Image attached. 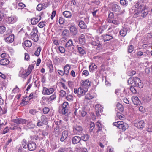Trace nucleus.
Masks as SVG:
<instances>
[{"label": "nucleus", "instance_id": "obj_1", "mask_svg": "<svg viewBox=\"0 0 152 152\" xmlns=\"http://www.w3.org/2000/svg\"><path fill=\"white\" fill-rule=\"evenodd\" d=\"M128 83L129 85L137 87L140 88H142L143 86V84L141 80L139 78L135 77L133 79L130 78L128 80Z\"/></svg>", "mask_w": 152, "mask_h": 152}, {"label": "nucleus", "instance_id": "obj_2", "mask_svg": "<svg viewBox=\"0 0 152 152\" xmlns=\"http://www.w3.org/2000/svg\"><path fill=\"white\" fill-rule=\"evenodd\" d=\"M12 32L11 29H9L6 32V34L4 35V40L7 43H11L13 42L14 39V35L11 34Z\"/></svg>", "mask_w": 152, "mask_h": 152}, {"label": "nucleus", "instance_id": "obj_3", "mask_svg": "<svg viewBox=\"0 0 152 152\" xmlns=\"http://www.w3.org/2000/svg\"><path fill=\"white\" fill-rule=\"evenodd\" d=\"M88 91V89L86 88H84L81 86L78 89L75 88L74 92L75 94H77V95L78 97H80L84 95Z\"/></svg>", "mask_w": 152, "mask_h": 152}, {"label": "nucleus", "instance_id": "obj_4", "mask_svg": "<svg viewBox=\"0 0 152 152\" xmlns=\"http://www.w3.org/2000/svg\"><path fill=\"white\" fill-rule=\"evenodd\" d=\"M113 125L116 126L120 129L124 131L128 128V125L123 121H119L113 123Z\"/></svg>", "mask_w": 152, "mask_h": 152}, {"label": "nucleus", "instance_id": "obj_5", "mask_svg": "<svg viewBox=\"0 0 152 152\" xmlns=\"http://www.w3.org/2000/svg\"><path fill=\"white\" fill-rule=\"evenodd\" d=\"M68 103L67 102L63 103L62 105L59 107V112L60 113L65 115L67 113L68 110Z\"/></svg>", "mask_w": 152, "mask_h": 152}, {"label": "nucleus", "instance_id": "obj_6", "mask_svg": "<svg viewBox=\"0 0 152 152\" xmlns=\"http://www.w3.org/2000/svg\"><path fill=\"white\" fill-rule=\"evenodd\" d=\"M37 32L38 30L37 28H34L30 35V38L35 42H37L39 39L38 36L37 34Z\"/></svg>", "mask_w": 152, "mask_h": 152}, {"label": "nucleus", "instance_id": "obj_7", "mask_svg": "<svg viewBox=\"0 0 152 152\" xmlns=\"http://www.w3.org/2000/svg\"><path fill=\"white\" fill-rule=\"evenodd\" d=\"M134 126L138 129L143 128L145 125L144 121L139 119L136 120L134 121Z\"/></svg>", "mask_w": 152, "mask_h": 152}, {"label": "nucleus", "instance_id": "obj_8", "mask_svg": "<svg viewBox=\"0 0 152 152\" xmlns=\"http://www.w3.org/2000/svg\"><path fill=\"white\" fill-rule=\"evenodd\" d=\"M139 7L141 9L142 8V10H140V17L143 18H145L148 14L149 12L148 10L146 8L145 5H140Z\"/></svg>", "mask_w": 152, "mask_h": 152}, {"label": "nucleus", "instance_id": "obj_9", "mask_svg": "<svg viewBox=\"0 0 152 152\" xmlns=\"http://www.w3.org/2000/svg\"><path fill=\"white\" fill-rule=\"evenodd\" d=\"M83 130V128L79 124H77L73 127V132L75 134H79Z\"/></svg>", "mask_w": 152, "mask_h": 152}, {"label": "nucleus", "instance_id": "obj_10", "mask_svg": "<svg viewBox=\"0 0 152 152\" xmlns=\"http://www.w3.org/2000/svg\"><path fill=\"white\" fill-rule=\"evenodd\" d=\"M91 82L88 79H84L82 81L81 86L84 88H86L88 89L91 86Z\"/></svg>", "mask_w": 152, "mask_h": 152}, {"label": "nucleus", "instance_id": "obj_11", "mask_svg": "<svg viewBox=\"0 0 152 152\" xmlns=\"http://www.w3.org/2000/svg\"><path fill=\"white\" fill-rule=\"evenodd\" d=\"M91 44L93 45L97 46L96 49L97 50H99L102 49V46L98 40L95 39L94 41L91 42Z\"/></svg>", "mask_w": 152, "mask_h": 152}, {"label": "nucleus", "instance_id": "obj_12", "mask_svg": "<svg viewBox=\"0 0 152 152\" xmlns=\"http://www.w3.org/2000/svg\"><path fill=\"white\" fill-rule=\"evenodd\" d=\"M54 91L53 88L48 89L45 87L43 88L42 94L44 95H49L52 94Z\"/></svg>", "mask_w": 152, "mask_h": 152}, {"label": "nucleus", "instance_id": "obj_13", "mask_svg": "<svg viewBox=\"0 0 152 152\" xmlns=\"http://www.w3.org/2000/svg\"><path fill=\"white\" fill-rule=\"evenodd\" d=\"M69 28L72 35L75 36L78 34V30L75 26H70Z\"/></svg>", "mask_w": 152, "mask_h": 152}, {"label": "nucleus", "instance_id": "obj_14", "mask_svg": "<svg viewBox=\"0 0 152 152\" xmlns=\"http://www.w3.org/2000/svg\"><path fill=\"white\" fill-rule=\"evenodd\" d=\"M13 122L17 124H26L27 122V120L22 118H16L12 120Z\"/></svg>", "mask_w": 152, "mask_h": 152}, {"label": "nucleus", "instance_id": "obj_15", "mask_svg": "<svg viewBox=\"0 0 152 152\" xmlns=\"http://www.w3.org/2000/svg\"><path fill=\"white\" fill-rule=\"evenodd\" d=\"M36 148V145L34 142H31L28 143L27 148L30 151H34L35 149Z\"/></svg>", "mask_w": 152, "mask_h": 152}, {"label": "nucleus", "instance_id": "obj_16", "mask_svg": "<svg viewBox=\"0 0 152 152\" xmlns=\"http://www.w3.org/2000/svg\"><path fill=\"white\" fill-rule=\"evenodd\" d=\"M102 39L104 42L109 41L110 40L113 39V36L110 34H108L103 35L101 36Z\"/></svg>", "mask_w": 152, "mask_h": 152}, {"label": "nucleus", "instance_id": "obj_17", "mask_svg": "<svg viewBox=\"0 0 152 152\" xmlns=\"http://www.w3.org/2000/svg\"><path fill=\"white\" fill-rule=\"evenodd\" d=\"M41 17L40 16H36L35 18H33L31 19V23L32 25L36 24L40 20Z\"/></svg>", "mask_w": 152, "mask_h": 152}, {"label": "nucleus", "instance_id": "obj_18", "mask_svg": "<svg viewBox=\"0 0 152 152\" xmlns=\"http://www.w3.org/2000/svg\"><path fill=\"white\" fill-rule=\"evenodd\" d=\"M68 134V131L66 130L64 131L62 133L61 137L60 139V140L61 142L64 141L67 138Z\"/></svg>", "mask_w": 152, "mask_h": 152}, {"label": "nucleus", "instance_id": "obj_19", "mask_svg": "<svg viewBox=\"0 0 152 152\" xmlns=\"http://www.w3.org/2000/svg\"><path fill=\"white\" fill-rule=\"evenodd\" d=\"M132 100L134 104L135 105H139L141 104L140 101L137 96H132Z\"/></svg>", "mask_w": 152, "mask_h": 152}, {"label": "nucleus", "instance_id": "obj_20", "mask_svg": "<svg viewBox=\"0 0 152 152\" xmlns=\"http://www.w3.org/2000/svg\"><path fill=\"white\" fill-rule=\"evenodd\" d=\"M79 43L82 45H84L86 43L85 36L84 35L81 34L78 37Z\"/></svg>", "mask_w": 152, "mask_h": 152}, {"label": "nucleus", "instance_id": "obj_21", "mask_svg": "<svg viewBox=\"0 0 152 152\" xmlns=\"http://www.w3.org/2000/svg\"><path fill=\"white\" fill-rule=\"evenodd\" d=\"M111 10L113 11L118 12L121 10V7L119 5L114 4L112 6Z\"/></svg>", "mask_w": 152, "mask_h": 152}, {"label": "nucleus", "instance_id": "obj_22", "mask_svg": "<svg viewBox=\"0 0 152 152\" xmlns=\"http://www.w3.org/2000/svg\"><path fill=\"white\" fill-rule=\"evenodd\" d=\"M7 20L9 23H13L17 21V18L16 16H12L8 18Z\"/></svg>", "mask_w": 152, "mask_h": 152}, {"label": "nucleus", "instance_id": "obj_23", "mask_svg": "<svg viewBox=\"0 0 152 152\" xmlns=\"http://www.w3.org/2000/svg\"><path fill=\"white\" fill-rule=\"evenodd\" d=\"M77 49L80 56H83L86 54V52L83 48L77 46Z\"/></svg>", "mask_w": 152, "mask_h": 152}, {"label": "nucleus", "instance_id": "obj_24", "mask_svg": "<svg viewBox=\"0 0 152 152\" xmlns=\"http://www.w3.org/2000/svg\"><path fill=\"white\" fill-rule=\"evenodd\" d=\"M81 140L80 137L78 136H75L72 138V143L73 144H77Z\"/></svg>", "mask_w": 152, "mask_h": 152}, {"label": "nucleus", "instance_id": "obj_25", "mask_svg": "<svg viewBox=\"0 0 152 152\" xmlns=\"http://www.w3.org/2000/svg\"><path fill=\"white\" fill-rule=\"evenodd\" d=\"M10 62L7 59L4 58L0 60V64L3 66L9 64Z\"/></svg>", "mask_w": 152, "mask_h": 152}, {"label": "nucleus", "instance_id": "obj_26", "mask_svg": "<svg viewBox=\"0 0 152 152\" xmlns=\"http://www.w3.org/2000/svg\"><path fill=\"white\" fill-rule=\"evenodd\" d=\"M72 46H74V45L72 40V39H70L66 43L65 47L67 48H69Z\"/></svg>", "mask_w": 152, "mask_h": 152}, {"label": "nucleus", "instance_id": "obj_27", "mask_svg": "<svg viewBox=\"0 0 152 152\" xmlns=\"http://www.w3.org/2000/svg\"><path fill=\"white\" fill-rule=\"evenodd\" d=\"M70 69V67L68 64H66L64 67V70L65 72V75H68L69 74V70Z\"/></svg>", "mask_w": 152, "mask_h": 152}, {"label": "nucleus", "instance_id": "obj_28", "mask_svg": "<svg viewBox=\"0 0 152 152\" xmlns=\"http://www.w3.org/2000/svg\"><path fill=\"white\" fill-rule=\"evenodd\" d=\"M128 30L126 28H123L120 31V34L123 37H124L127 34Z\"/></svg>", "mask_w": 152, "mask_h": 152}, {"label": "nucleus", "instance_id": "obj_29", "mask_svg": "<svg viewBox=\"0 0 152 152\" xmlns=\"http://www.w3.org/2000/svg\"><path fill=\"white\" fill-rule=\"evenodd\" d=\"M63 14L66 18H69L72 17V14L69 11H65L63 13Z\"/></svg>", "mask_w": 152, "mask_h": 152}, {"label": "nucleus", "instance_id": "obj_30", "mask_svg": "<svg viewBox=\"0 0 152 152\" xmlns=\"http://www.w3.org/2000/svg\"><path fill=\"white\" fill-rule=\"evenodd\" d=\"M78 26L82 29L86 28L87 27V26L85 23L83 21L80 20L79 21Z\"/></svg>", "mask_w": 152, "mask_h": 152}, {"label": "nucleus", "instance_id": "obj_31", "mask_svg": "<svg viewBox=\"0 0 152 152\" xmlns=\"http://www.w3.org/2000/svg\"><path fill=\"white\" fill-rule=\"evenodd\" d=\"M95 110L96 111H99L102 112L103 110V107L99 104H97L95 106Z\"/></svg>", "mask_w": 152, "mask_h": 152}, {"label": "nucleus", "instance_id": "obj_32", "mask_svg": "<svg viewBox=\"0 0 152 152\" xmlns=\"http://www.w3.org/2000/svg\"><path fill=\"white\" fill-rule=\"evenodd\" d=\"M22 44L23 45H24L27 47H30L32 45L31 42L28 40H25Z\"/></svg>", "mask_w": 152, "mask_h": 152}, {"label": "nucleus", "instance_id": "obj_33", "mask_svg": "<svg viewBox=\"0 0 152 152\" xmlns=\"http://www.w3.org/2000/svg\"><path fill=\"white\" fill-rule=\"evenodd\" d=\"M27 124L26 125V127L28 129H33L35 127V125L34 124H33L32 121H29L28 122L27 121Z\"/></svg>", "mask_w": 152, "mask_h": 152}, {"label": "nucleus", "instance_id": "obj_34", "mask_svg": "<svg viewBox=\"0 0 152 152\" xmlns=\"http://www.w3.org/2000/svg\"><path fill=\"white\" fill-rule=\"evenodd\" d=\"M81 140L84 141H88L89 138V136L88 134H84L83 136H82L80 137Z\"/></svg>", "mask_w": 152, "mask_h": 152}, {"label": "nucleus", "instance_id": "obj_35", "mask_svg": "<svg viewBox=\"0 0 152 152\" xmlns=\"http://www.w3.org/2000/svg\"><path fill=\"white\" fill-rule=\"evenodd\" d=\"M40 121L45 124H46L48 122V119L47 117L45 115H42L40 118Z\"/></svg>", "mask_w": 152, "mask_h": 152}, {"label": "nucleus", "instance_id": "obj_36", "mask_svg": "<svg viewBox=\"0 0 152 152\" xmlns=\"http://www.w3.org/2000/svg\"><path fill=\"white\" fill-rule=\"evenodd\" d=\"M116 109H117L121 112H123L124 110V108L121 104L118 103L116 104Z\"/></svg>", "mask_w": 152, "mask_h": 152}, {"label": "nucleus", "instance_id": "obj_37", "mask_svg": "<svg viewBox=\"0 0 152 152\" xmlns=\"http://www.w3.org/2000/svg\"><path fill=\"white\" fill-rule=\"evenodd\" d=\"M21 144L23 148L25 149L27 148L28 144L26 143V141L25 139H23L21 142Z\"/></svg>", "mask_w": 152, "mask_h": 152}, {"label": "nucleus", "instance_id": "obj_38", "mask_svg": "<svg viewBox=\"0 0 152 152\" xmlns=\"http://www.w3.org/2000/svg\"><path fill=\"white\" fill-rule=\"evenodd\" d=\"M34 68V66L32 65H30L29 66L28 68V71H27L25 74H24L23 75L25 76V75L26 76L28 75L31 73V71L32 69Z\"/></svg>", "mask_w": 152, "mask_h": 152}, {"label": "nucleus", "instance_id": "obj_39", "mask_svg": "<svg viewBox=\"0 0 152 152\" xmlns=\"http://www.w3.org/2000/svg\"><path fill=\"white\" fill-rule=\"evenodd\" d=\"M97 68V66L94 64H92L90 65L89 68L91 72H93L94 70Z\"/></svg>", "mask_w": 152, "mask_h": 152}, {"label": "nucleus", "instance_id": "obj_40", "mask_svg": "<svg viewBox=\"0 0 152 152\" xmlns=\"http://www.w3.org/2000/svg\"><path fill=\"white\" fill-rule=\"evenodd\" d=\"M96 126L98 128V130L96 132L97 133H98L99 132L102 131V127L100 123L99 122H97L96 124Z\"/></svg>", "mask_w": 152, "mask_h": 152}, {"label": "nucleus", "instance_id": "obj_41", "mask_svg": "<svg viewBox=\"0 0 152 152\" xmlns=\"http://www.w3.org/2000/svg\"><path fill=\"white\" fill-rule=\"evenodd\" d=\"M120 2L121 5L125 7L127 6L128 3L126 0H120Z\"/></svg>", "mask_w": 152, "mask_h": 152}, {"label": "nucleus", "instance_id": "obj_42", "mask_svg": "<svg viewBox=\"0 0 152 152\" xmlns=\"http://www.w3.org/2000/svg\"><path fill=\"white\" fill-rule=\"evenodd\" d=\"M140 11L136 10L134 11V17L136 18L138 17H140Z\"/></svg>", "mask_w": 152, "mask_h": 152}, {"label": "nucleus", "instance_id": "obj_43", "mask_svg": "<svg viewBox=\"0 0 152 152\" xmlns=\"http://www.w3.org/2000/svg\"><path fill=\"white\" fill-rule=\"evenodd\" d=\"M10 130L8 127L6 126L4 129L2 131L1 134H4L6 133H8Z\"/></svg>", "mask_w": 152, "mask_h": 152}, {"label": "nucleus", "instance_id": "obj_44", "mask_svg": "<svg viewBox=\"0 0 152 152\" xmlns=\"http://www.w3.org/2000/svg\"><path fill=\"white\" fill-rule=\"evenodd\" d=\"M6 31V28L3 26H0V34H3Z\"/></svg>", "mask_w": 152, "mask_h": 152}, {"label": "nucleus", "instance_id": "obj_45", "mask_svg": "<svg viewBox=\"0 0 152 152\" xmlns=\"http://www.w3.org/2000/svg\"><path fill=\"white\" fill-rule=\"evenodd\" d=\"M73 96L70 95H68L66 97V99L70 102H72L73 100Z\"/></svg>", "mask_w": 152, "mask_h": 152}, {"label": "nucleus", "instance_id": "obj_46", "mask_svg": "<svg viewBox=\"0 0 152 152\" xmlns=\"http://www.w3.org/2000/svg\"><path fill=\"white\" fill-rule=\"evenodd\" d=\"M59 95L61 97H63L66 96V92L63 90H61L59 92Z\"/></svg>", "mask_w": 152, "mask_h": 152}, {"label": "nucleus", "instance_id": "obj_47", "mask_svg": "<svg viewBox=\"0 0 152 152\" xmlns=\"http://www.w3.org/2000/svg\"><path fill=\"white\" fill-rule=\"evenodd\" d=\"M54 133L56 136H57L59 135L60 133L59 129L57 127L55 128L54 129Z\"/></svg>", "mask_w": 152, "mask_h": 152}, {"label": "nucleus", "instance_id": "obj_48", "mask_svg": "<svg viewBox=\"0 0 152 152\" xmlns=\"http://www.w3.org/2000/svg\"><path fill=\"white\" fill-rule=\"evenodd\" d=\"M41 51V48L40 47L38 48L37 50H36L34 53L35 55L37 56H38L40 54Z\"/></svg>", "mask_w": 152, "mask_h": 152}, {"label": "nucleus", "instance_id": "obj_49", "mask_svg": "<svg viewBox=\"0 0 152 152\" xmlns=\"http://www.w3.org/2000/svg\"><path fill=\"white\" fill-rule=\"evenodd\" d=\"M67 148L65 147H61L59 150L58 152H66L67 151Z\"/></svg>", "mask_w": 152, "mask_h": 152}, {"label": "nucleus", "instance_id": "obj_50", "mask_svg": "<svg viewBox=\"0 0 152 152\" xmlns=\"http://www.w3.org/2000/svg\"><path fill=\"white\" fill-rule=\"evenodd\" d=\"M117 117L120 119H122L124 118V115L121 113L118 112L117 114Z\"/></svg>", "mask_w": 152, "mask_h": 152}, {"label": "nucleus", "instance_id": "obj_51", "mask_svg": "<svg viewBox=\"0 0 152 152\" xmlns=\"http://www.w3.org/2000/svg\"><path fill=\"white\" fill-rule=\"evenodd\" d=\"M79 112L82 117L85 116L87 114V112L83 110L79 111Z\"/></svg>", "mask_w": 152, "mask_h": 152}, {"label": "nucleus", "instance_id": "obj_52", "mask_svg": "<svg viewBox=\"0 0 152 152\" xmlns=\"http://www.w3.org/2000/svg\"><path fill=\"white\" fill-rule=\"evenodd\" d=\"M93 98V97L92 95L89 94H88L87 95L85 96V98L86 99L88 100H90L92 99Z\"/></svg>", "mask_w": 152, "mask_h": 152}, {"label": "nucleus", "instance_id": "obj_53", "mask_svg": "<svg viewBox=\"0 0 152 152\" xmlns=\"http://www.w3.org/2000/svg\"><path fill=\"white\" fill-rule=\"evenodd\" d=\"M134 86L131 85L130 87V89L131 92L133 94H135L136 93V89L134 87Z\"/></svg>", "mask_w": 152, "mask_h": 152}, {"label": "nucleus", "instance_id": "obj_54", "mask_svg": "<svg viewBox=\"0 0 152 152\" xmlns=\"http://www.w3.org/2000/svg\"><path fill=\"white\" fill-rule=\"evenodd\" d=\"M134 49L133 46L132 45H131L128 47V50L129 53L132 52Z\"/></svg>", "mask_w": 152, "mask_h": 152}, {"label": "nucleus", "instance_id": "obj_55", "mask_svg": "<svg viewBox=\"0 0 152 152\" xmlns=\"http://www.w3.org/2000/svg\"><path fill=\"white\" fill-rule=\"evenodd\" d=\"M136 73V72L135 71H131L128 72V75L130 76H132L133 75L135 74Z\"/></svg>", "mask_w": 152, "mask_h": 152}, {"label": "nucleus", "instance_id": "obj_56", "mask_svg": "<svg viewBox=\"0 0 152 152\" xmlns=\"http://www.w3.org/2000/svg\"><path fill=\"white\" fill-rule=\"evenodd\" d=\"M50 111V109L47 107L44 108L43 112L45 114H47Z\"/></svg>", "mask_w": 152, "mask_h": 152}, {"label": "nucleus", "instance_id": "obj_57", "mask_svg": "<svg viewBox=\"0 0 152 152\" xmlns=\"http://www.w3.org/2000/svg\"><path fill=\"white\" fill-rule=\"evenodd\" d=\"M56 98V95L54 94L52 95L48 99V100L49 101H51L54 100Z\"/></svg>", "mask_w": 152, "mask_h": 152}, {"label": "nucleus", "instance_id": "obj_58", "mask_svg": "<svg viewBox=\"0 0 152 152\" xmlns=\"http://www.w3.org/2000/svg\"><path fill=\"white\" fill-rule=\"evenodd\" d=\"M36 110L35 109H32L30 110L29 111V113L33 115L36 114L37 113Z\"/></svg>", "mask_w": 152, "mask_h": 152}, {"label": "nucleus", "instance_id": "obj_59", "mask_svg": "<svg viewBox=\"0 0 152 152\" xmlns=\"http://www.w3.org/2000/svg\"><path fill=\"white\" fill-rule=\"evenodd\" d=\"M60 52L62 53H64L65 52V49L62 46H59L58 48Z\"/></svg>", "mask_w": 152, "mask_h": 152}, {"label": "nucleus", "instance_id": "obj_60", "mask_svg": "<svg viewBox=\"0 0 152 152\" xmlns=\"http://www.w3.org/2000/svg\"><path fill=\"white\" fill-rule=\"evenodd\" d=\"M69 33V31L67 29H65L63 32L62 34L63 36H67Z\"/></svg>", "mask_w": 152, "mask_h": 152}, {"label": "nucleus", "instance_id": "obj_61", "mask_svg": "<svg viewBox=\"0 0 152 152\" xmlns=\"http://www.w3.org/2000/svg\"><path fill=\"white\" fill-rule=\"evenodd\" d=\"M48 67L49 69V72H52L53 69V65L51 64H49L48 65Z\"/></svg>", "mask_w": 152, "mask_h": 152}, {"label": "nucleus", "instance_id": "obj_62", "mask_svg": "<svg viewBox=\"0 0 152 152\" xmlns=\"http://www.w3.org/2000/svg\"><path fill=\"white\" fill-rule=\"evenodd\" d=\"M45 22L44 21H42L40 22L38 24L39 27L40 28H43L45 24Z\"/></svg>", "mask_w": 152, "mask_h": 152}, {"label": "nucleus", "instance_id": "obj_63", "mask_svg": "<svg viewBox=\"0 0 152 152\" xmlns=\"http://www.w3.org/2000/svg\"><path fill=\"white\" fill-rule=\"evenodd\" d=\"M42 5L41 4H38L37 7V10L39 11H40L42 10Z\"/></svg>", "mask_w": 152, "mask_h": 152}, {"label": "nucleus", "instance_id": "obj_64", "mask_svg": "<svg viewBox=\"0 0 152 152\" xmlns=\"http://www.w3.org/2000/svg\"><path fill=\"white\" fill-rule=\"evenodd\" d=\"M44 124L40 120H39L38 121V122L37 124V126L38 127L42 126Z\"/></svg>", "mask_w": 152, "mask_h": 152}]
</instances>
